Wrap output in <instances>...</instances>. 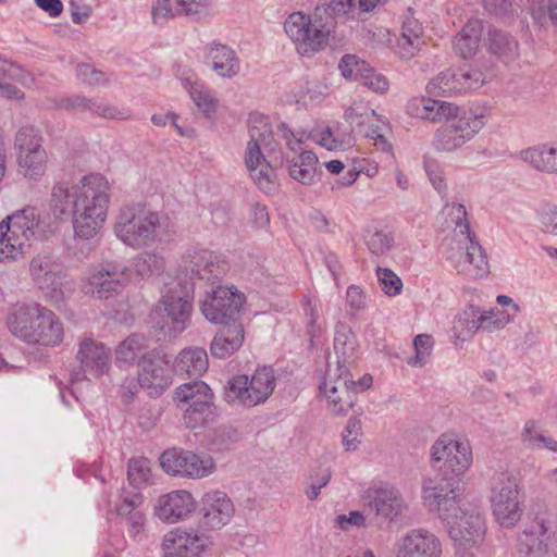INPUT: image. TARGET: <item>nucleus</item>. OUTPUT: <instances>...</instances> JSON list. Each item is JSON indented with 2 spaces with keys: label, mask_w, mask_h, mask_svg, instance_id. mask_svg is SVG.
<instances>
[{
  "label": "nucleus",
  "mask_w": 557,
  "mask_h": 557,
  "mask_svg": "<svg viewBox=\"0 0 557 557\" xmlns=\"http://www.w3.org/2000/svg\"><path fill=\"white\" fill-rule=\"evenodd\" d=\"M244 300V296L233 287L212 286V290L206 292L205 298L200 301V310L209 322L227 324L235 320Z\"/></svg>",
  "instance_id": "nucleus-16"
},
{
  "label": "nucleus",
  "mask_w": 557,
  "mask_h": 557,
  "mask_svg": "<svg viewBox=\"0 0 557 557\" xmlns=\"http://www.w3.org/2000/svg\"><path fill=\"white\" fill-rule=\"evenodd\" d=\"M29 272L46 300L60 308L65 300L62 264L49 255H37L30 261Z\"/></svg>",
  "instance_id": "nucleus-15"
},
{
  "label": "nucleus",
  "mask_w": 557,
  "mask_h": 557,
  "mask_svg": "<svg viewBox=\"0 0 557 557\" xmlns=\"http://www.w3.org/2000/svg\"><path fill=\"white\" fill-rule=\"evenodd\" d=\"M194 283L177 278L165 284L161 298L151 313L153 327L170 337H176L190 324Z\"/></svg>",
  "instance_id": "nucleus-4"
},
{
  "label": "nucleus",
  "mask_w": 557,
  "mask_h": 557,
  "mask_svg": "<svg viewBox=\"0 0 557 557\" xmlns=\"http://www.w3.org/2000/svg\"><path fill=\"white\" fill-rule=\"evenodd\" d=\"M523 444L532 449L546 448L552 451L557 450V442L543 435L534 421H527L521 435Z\"/></svg>",
  "instance_id": "nucleus-45"
},
{
  "label": "nucleus",
  "mask_w": 557,
  "mask_h": 557,
  "mask_svg": "<svg viewBox=\"0 0 557 557\" xmlns=\"http://www.w3.org/2000/svg\"><path fill=\"white\" fill-rule=\"evenodd\" d=\"M530 11L540 26L543 27L548 22L557 25V0H532Z\"/></svg>",
  "instance_id": "nucleus-49"
},
{
  "label": "nucleus",
  "mask_w": 557,
  "mask_h": 557,
  "mask_svg": "<svg viewBox=\"0 0 557 557\" xmlns=\"http://www.w3.org/2000/svg\"><path fill=\"white\" fill-rule=\"evenodd\" d=\"M234 505L224 492L211 491L201 499V524L218 530L227 524L234 515Z\"/></svg>",
  "instance_id": "nucleus-25"
},
{
  "label": "nucleus",
  "mask_w": 557,
  "mask_h": 557,
  "mask_svg": "<svg viewBox=\"0 0 557 557\" xmlns=\"http://www.w3.org/2000/svg\"><path fill=\"white\" fill-rule=\"evenodd\" d=\"M371 384L370 375H363L355 381L349 369L332 368L329 364L319 388L327 399L330 410L335 414H341L351 409L358 393L366 391Z\"/></svg>",
  "instance_id": "nucleus-10"
},
{
  "label": "nucleus",
  "mask_w": 557,
  "mask_h": 557,
  "mask_svg": "<svg viewBox=\"0 0 557 557\" xmlns=\"http://www.w3.org/2000/svg\"><path fill=\"white\" fill-rule=\"evenodd\" d=\"M162 469L172 476L202 479L215 470V462L209 455L196 454L183 448H171L160 457Z\"/></svg>",
  "instance_id": "nucleus-14"
},
{
  "label": "nucleus",
  "mask_w": 557,
  "mask_h": 557,
  "mask_svg": "<svg viewBox=\"0 0 557 557\" xmlns=\"http://www.w3.org/2000/svg\"><path fill=\"white\" fill-rule=\"evenodd\" d=\"M488 115V109L485 107H463L458 112V117L451 119L435 131L434 148L444 152L460 149L485 127Z\"/></svg>",
  "instance_id": "nucleus-8"
},
{
  "label": "nucleus",
  "mask_w": 557,
  "mask_h": 557,
  "mask_svg": "<svg viewBox=\"0 0 557 557\" xmlns=\"http://www.w3.org/2000/svg\"><path fill=\"white\" fill-rule=\"evenodd\" d=\"M369 129L366 132V136L374 140V145L380 147L383 151H388L391 145L388 144L384 133L388 129L387 122L375 114L374 119L368 123Z\"/></svg>",
  "instance_id": "nucleus-61"
},
{
  "label": "nucleus",
  "mask_w": 557,
  "mask_h": 557,
  "mask_svg": "<svg viewBox=\"0 0 557 557\" xmlns=\"http://www.w3.org/2000/svg\"><path fill=\"white\" fill-rule=\"evenodd\" d=\"M249 140L245 151V165L250 172L267 174L273 169L270 157L280 150L268 116L253 112L247 121Z\"/></svg>",
  "instance_id": "nucleus-9"
},
{
  "label": "nucleus",
  "mask_w": 557,
  "mask_h": 557,
  "mask_svg": "<svg viewBox=\"0 0 557 557\" xmlns=\"http://www.w3.org/2000/svg\"><path fill=\"white\" fill-rule=\"evenodd\" d=\"M175 399L178 406L184 408V406L195 404L196 401L213 399V394L205 382L193 381L182 384L175 389Z\"/></svg>",
  "instance_id": "nucleus-43"
},
{
  "label": "nucleus",
  "mask_w": 557,
  "mask_h": 557,
  "mask_svg": "<svg viewBox=\"0 0 557 557\" xmlns=\"http://www.w3.org/2000/svg\"><path fill=\"white\" fill-rule=\"evenodd\" d=\"M487 51L504 64H510L520 57V47L518 40L496 27H490L485 38Z\"/></svg>",
  "instance_id": "nucleus-31"
},
{
  "label": "nucleus",
  "mask_w": 557,
  "mask_h": 557,
  "mask_svg": "<svg viewBox=\"0 0 557 557\" xmlns=\"http://www.w3.org/2000/svg\"><path fill=\"white\" fill-rule=\"evenodd\" d=\"M182 83L198 110L202 112L206 117L213 116L218 110L219 100L213 96L209 87L198 79L191 78H184Z\"/></svg>",
  "instance_id": "nucleus-39"
},
{
  "label": "nucleus",
  "mask_w": 557,
  "mask_h": 557,
  "mask_svg": "<svg viewBox=\"0 0 557 557\" xmlns=\"http://www.w3.org/2000/svg\"><path fill=\"white\" fill-rule=\"evenodd\" d=\"M50 233L36 209L27 208L0 222V261L24 256L30 239H42Z\"/></svg>",
  "instance_id": "nucleus-5"
},
{
  "label": "nucleus",
  "mask_w": 557,
  "mask_h": 557,
  "mask_svg": "<svg viewBox=\"0 0 557 557\" xmlns=\"http://www.w3.org/2000/svg\"><path fill=\"white\" fill-rule=\"evenodd\" d=\"M185 270L190 272V283L206 281L211 286L219 282L227 271L225 261L214 252L201 249L188 251L185 257Z\"/></svg>",
  "instance_id": "nucleus-23"
},
{
  "label": "nucleus",
  "mask_w": 557,
  "mask_h": 557,
  "mask_svg": "<svg viewBox=\"0 0 557 557\" xmlns=\"http://www.w3.org/2000/svg\"><path fill=\"white\" fill-rule=\"evenodd\" d=\"M442 540L424 528L410 529L394 544V557H443Z\"/></svg>",
  "instance_id": "nucleus-19"
},
{
  "label": "nucleus",
  "mask_w": 557,
  "mask_h": 557,
  "mask_svg": "<svg viewBox=\"0 0 557 557\" xmlns=\"http://www.w3.org/2000/svg\"><path fill=\"white\" fill-rule=\"evenodd\" d=\"M346 302L351 311L359 312L368 307V297L358 285H350L346 292Z\"/></svg>",
  "instance_id": "nucleus-63"
},
{
  "label": "nucleus",
  "mask_w": 557,
  "mask_h": 557,
  "mask_svg": "<svg viewBox=\"0 0 557 557\" xmlns=\"http://www.w3.org/2000/svg\"><path fill=\"white\" fill-rule=\"evenodd\" d=\"M203 543L189 529L175 528L165 533L162 541V557H197Z\"/></svg>",
  "instance_id": "nucleus-27"
},
{
  "label": "nucleus",
  "mask_w": 557,
  "mask_h": 557,
  "mask_svg": "<svg viewBox=\"0 0 557 557\" xmlns=\"http://www.w3.org/2000/svg\"><path fill=\"white\" fill-rule=\"evenodd\" d=\"M462 108L454 102L424 96L411 98L406 106V110L411 116L434 124H445L451 119L458 117V112Z\"/></svg>",
  "instance_id": "nucleus-24"
},
{
  "label": "nucleus",
  "mask_w": 557,
  "mask_h": 557,
  "mask_svg": "<svg viewBox=\"0 0 557 557\" xmlns=\"http://www.w3.org/2000/svg\"><path fill=\"white\" fill-rule=\"evenodd\" d=\"M195 508L196 502L193 495L185 490H177L157 499L154 513L164 522L175 523L188 517Z\"/></svg>",
  "instance_id": "nucleus-26"
},
{
  "label": "nucleus",
  "mask_w": 557,
  "mask_h": 557,
  "mask_svg": "<svg viewBox=\"0 0 557 557\" xmlns=\"http://www.w3.org/2000/svg\"><path fill=\"white\" fill-rule=\"evenodd\" d=\"M434 344L435 342L432 335L418 334L413 338L414 356L408 358L407 363L412 368L424 367L431 359Z\"/></svg>",
  "instance_id": "nucleus-47"
},
{
  "label": "nucleus",
  "mask_w": 557,
  "mask_h": 557,
  "mask_svg": "<svg viewBox=\"0 0 557 557\" xmlns=\"http://www.w3.org/2000/svg\"><path fill=\"white\" fill-rule=\"evenodd\" d=\"M36 330L26 344L45 347L60 345L64 337V329L61 320L51 310L42 306Z\"/></svg>",
  "instance_id": "nucleus-29"
},
{
  "label": "nucleus",
  "mask_w": 557,
  "mask_h": 557,
  "mask_svg": "<svg viewBox=\"0 0 557 557\" xmlns=\"http://www.w3.org/2000/svg\"><path fill=\"white\" fill-rule=\"evenodd\" d=\"M77 359L81 369L72 374V382L89 379L88 376L99 377L108 373L111 364L110 350L92 338H85L79 343Z\"/></svg>",
  "instance_id": "nucleus-21"
},
{
  "label": "nucleus",
  "mask_w": 557,
  "mask_h": 557,
  "mask_svg": "<svg viewBox=\"0 0 557 557\" xmlns=\"http://www.w3.org/2000/svg\"><path fill=\"white\" fill-rule=\"evenodd\" d=\"M541 227L544 232L557 235V206H546L539 211Z\"/></svg>",
  "instance_id": "nucleus-64"
},
{
  "label": "nucleus",
  "mask_w": 557,
  "mask_h": 557,
  "mask_svg": "<svg viewBox=\"0 0 557 557\" xmlns=\"http://www.w3.org/2000/svg\"><path fill=\"white\" fill-rule=\"evenodd\" d=\"M17 163L21 170L26 172H39L44 170L47 161L45 150H33L16 153Z\"/></svg>",
  "instance_id": "nucleus-58"
},
{
  "label": "nucleus",
  "mask_w": 557,
  "mask_h": 557,
  "mask_svg": "<svg viewBox=\"0 0 557 557\" xmlns=\"http://www.w3.org/2000/svg\"><path fill=\"white\" fill-rule=\"evenodd\" d=\"M362 238L368 250L376 257L388 255L395 246L393 230L381 223L368 224L363 230Z\"/></svg>",
  "instance_id": "nucleus-36"
},
{
  "label": "nucleus",
  "mask_w": 557,
  "mask_h": 557,
  "mask_svg": "<svg viewBox=\"0 0 557 557\" xmlns=\"http://www.w3.org/2000/svg\"><path fill=\"white\" fill-rule=\"evenodd\" d=\"M483 33V22L479 18H470L454 40V49L461 58L473 55L479 49Z\"/></svg>",
  "instance_id": "nucleus-38"
},
{
  "label": "nucleus",
  "mask_w": 557,
  "mask_h": 557,
  "mask_svg": "<svg viewBox=\"0 0 557 557\" xmlns=\"http://www.w3.org/2000/svg\"><path fill=\"white\" fill-rule=\"evenodd\" d=\"M377 282L383 293L389 297L399 295L403 290L401 278L391 269L381 268L376 269Z\"/></svg>",
  "instance_id": "nucleus-54"
},
{
  "label": "nucleus",
  "mask_w": 557,
  "mask_h": 557,
  "mask_svg": "<svg viewBox=\"0 0 557 557\" xmlns=\"http://www.w3.org/2000/svg\"><path fill=\"white\" fill-rule=\"evenodd\" d=\"M90 107L89 112H92L103 119L125 120L128 117L125 109H120L112 103L99 101L98 99H91Z\"/></svg>",
  "instance_id": "nucleus-62"
},
{
  "label": "nucleus",
  "mask_w": 557,
  "mask_h": 557,
  "mask_svg": "<svg viewBox=\"0 0 557 557\" xmlns=\"http://www.w3.org/2000/svg\"><path fill=\"white\" fill-rule=\"evenodd\" d=\"M163 265V258L156 252H141L133 262L135 272L143 277L158 274Z\"/></svg>",
  "instance_id": "nucleus-50"
},
{
  "label": "nucleus",
  "mask_w": 557,
  "mask_h": 557,
  "mask_svg": "<svg viewBox=\"0 0 557 557\" xmlns=\"http://www.w3.org/2000/svg\"><path fill=\"white\" fill-rule=\"evenodd\" d=\"M549 550L557 556L556 515H549L546 519L536 521L518 539L520 557H544Z\"/></svg>",
  "instance_id": "nucleus-18"
},
{
  "label": "nucleus",
  "mask_w": 557,
  "mask_h": 557,
  "mask_svg": "<svg viewBox=\"0 0 557 557\" xmlns=\"http://www.w3.org/2000/svg\"><path fill=\"white\" fill-rule=\"evenodd\" d=\"M147 341L144 336L134 334L124 339L115 350L117 364H131L137 357L146 355Z\"/></svg>",
  "instance_id": "nucleus-44"
},
{
  "label": "nucleus",
  "mask_w": 557,
  "mask_h": 557,
  "mask_svg": "<svg viewBox=\"0 0 557 557\" xmlns=\"http://www.w3.org/2000/svg\"><path fill=\"white\" fill-rule=\"evenodd\" d=\"M128 281L129 274L125 264L117 261H107L83 281L82 289L85 294L99 299H107L119 294Z\"/></svg>",
  "instance_id": "nucleus-17"
},
{
  "label": "nucleus",
  "mask_w": 557,
  "mask_h": 557,
  "mask_svg": "<svg viewBox=\"0 0 557 557\" xmlns=\"http://www.w3.org/2000/svg\"><path fill=\"white\" fill-rule=\"evenodd\" d=\"M422 488L425 505L438 513L455 546L473 547L483 540L485 522L480 508L461 496L455 482L425 479Z\"/></svg>",
  "instance_id": "nucleus-2"
},
{
  "label": "nucleus",
  "mask_w": 557,
  "mask_h": 557,
  "mask_svg": "<svg viewBox=\"0 0 557 557\" xmlns=\"http://www.w3.org/2000/svg\"><path fill=\"white\" fill-rule=\"evenodd\" d=\"M284 29L296 50L306 55L317 53L327 45L333 25L323 22L317 10L313 16L304 12L289 14L284 23Z\"/></svg>",
  "instance_id": "nucleus-12"
},
{
  "label": "nucleus",
  "mask_w": 557,
  "mask_h": 557,
  "mask_svg": "<svg viewBox=\"0 0 557 557\" xmlns=\"http://www.w3.org/2000/svg\"><path fill=\"white\" fill-rule=\"evenodd\" d=\"M458 81L462 85V91L476 89L486 82V73L478 66L457 70Z\"/></svg>",
  "instance_id": "nucleus-59"
},
{
  "label": "nucleus",
  "mask_w": 557,
  "mask_h": 557,
  "mask_svg": "<svg viewBox=\"0 0 557 557\" xmlns=\"http://www.w3.org/2000/svg\"><path fill=\"white\" fill-rule=\"evenodd\" d=\"M425 90L433 97L453 96L462 92L457 70L446 69L440 72L429 81Z\"/></svg>",
  "instance_id": "nucleus-40"
},
{
  "label": "nucleus",
  "mask_w": 557,
  "mask_h": 557,
  "mask_svg": "<svg viewBox=\"0 0 557 557\" xmlns=\"http://www.w3.org/2000/svg\"><path fill=\"white\" fill-rule=\"evenodd\" d=\"M42 137L40 132L34 126L27 125L21 127L14 140L16 153L25 151L45 150L42 148Z\"/></svg>",
  "instance_id": "nucleus-48"
},
{
  "label": "nucleus",
  "mask_w": 557,
  "mask_h": 557,
  "mask_svg": "<svg viewBox=\"0 0 557 557\" xmlns=\"http://www.w3.org/2000/svg\"><path fill=\"white\" fill-rule=\"evenodd\" d=\"M322 165L317 154L310 150H300V153L293 158L290 165V174H315L321 172Z\"/></svg>",
  "instance_id": "nucleus-53"
},
{
  "label": "nucleus",
  "mask_w": 557,
  "mask_h": 557,
  "mask_svg": "<svg viewBox=\"0 0 557 557\" xmlns=\"http://www.w3.org/2000/svg\"><path fill=\"white\" fill-rule=\"evenodd\" d=\"M168 218L136 203L123 205L115 218L114 234L125 245L139 248L154 242Z\"/></svg>",
  "instance_id": "nucleus-6"
},
{
  "label": "nucleus",
  "mask_w": 557,
  "mask_h": 557,
  "mask_svg": "<svg viewBox=\"0 0 557 557\" xmlns=\"http://www.w3.org/2000/svg\"><path fill=\"white\" fill-rule=\"evenodd\" d=\"M345 120L356 127H363L375 117V111L363 102H355L345 111Z\"/></svg>",
  "instance_id": "nucleus-56"
},
{
  "label": "nucleus",
  "mask_w": 557,
  "mask_h": 557,
  "mask_svg": "<svg viewBox=\"0 0 557 557\" xmlns=\"http://www.w3.org/2000/svg\"><path fill=\"white\" fill-rule=\"evenodd\" d=\"M431 461L441 475L432 480L443 484L455 482L460 488V478L472 463L471 447L454 434H443L431 447Z\"/></svg>",
  "instance_id": "nucleus-7"
},
{
  "label": "nucleus",
  "mask_w": 557,
  "mask_h": 557,
  "mask_svg": "<svg viewBox=\"0 0 557 557\" xmlns=\"http://www.w3.org/2000/svg\"><path fill=\"white\" fill-rule=\"evenodd\" d=\"M479 321V307L468 306L453 321L454 337L462 342L470 339L480 330Z\"/></svg>",
  "instance_id": "nucleus-41"
},
{
  "label": "nucleus",
  "mask_w": 557,
  "mask_h": 557,
  "mask_svg": "<svg viewBox=\"0 0 557 557\" xmlns=\"http://www.w3.org/2000/svg\"><path fill=\"white\" fill-rule=\"evenodd\" d=\"M42 306L39 304H16L7 315V326L17 339L26 343L36 330Z\"/></svg>",
  "instance_id": "nucleus-28"
},
{
  "label": "nucleus",
  "mask_w": 557,
  "mask_h": 557,
  "mask_svg": "<svg viewBox=\"0 0 557 557\" xmlns=\"http://www.w3.org/2000/svg\"><path fill=\"white\" fill-rule=\"evenodd\" d=\"M127 478L132 485L140 487L151 479V466L145 457L133 458L128 461Z\"/></svg>",
  "instance_id": "nucleus-51"
},
{
  "label": "nucleus",
  "mask_w": 557,
  "mask_h": 557,
  "mask_svg": "<svg viewBox=\"0 0 557 557\" xmlns=\"http://www.w3.org/2000/svg\"><path fill=\"white\" fill-rule=\"evenodd\" d=\"M370 65L364 60L359 59L355 54H345L339 63L338 69L345 78L358 82L370 71Z\"/></svg>",
  "instance_id": "nucleus-52"
},
{
  "label": "nucleus",
  "mask_w": 557,
  "mask_h": 557,
  "mask_svg": "<svg viewBox=\"0 0 557 557\" xmlns=\"http://www.w3.org/2000/svg\"><path fill=\"white\" fill-rule=\"evenodd\" d=\"M424 30L413 16H407L401 25L396 53L404 60L412 59L424 46Z\"/></svg>",
  "instance_id": "nucleus-33"
},
{
  "label": "nucleus",
  "mask_w": 557,
  "mask_h": 557,
  "mask_svg": "<svg viewBox=\"0 0 557 557\" xmlns=\"http://www.w3.org/2000/svg\"><path fill=\"white\" fill-rule=\"evenodd\" d=\"M308 138L331 151L345 149L344 141L335 138L329 126L311 129L308 134Z\"/></svg>",
  "instance_id": "nucleus-57"
},
{
  "label": "nucleus",
  "mask_w": 557,
  "mask_h": 557,
  "mask_svg": "<svg viewBox=\"0 0 557 557\" xmlns=\"http://www.w3.org/2000/svg\"><path fill=\"white\" fill-rule=\"evenodd\" d=\"M362 436L361 421L358 418H350L343 431V445L347 451H354L358 448Z\"/></svg>",
  "instance_id": "nucleus-60"
},
{
  "label": "nucleus",
  "mask_w": 557,
  "mask_h": 557,
  "mask_svg": "<svg viewBox=\"0 0 557 557\" xmlns=\"http://www.w3.org/2000/svg\"><path fill=\"white\" fill-rule=\"evenodd\" d=\"M50 103L55 109L64 110L72 113L86 112L89 111V108H91V98L75 95L71 97L51 99Z\"/></svg>",
  "instance_id": "nucleus-55"
},
{
  "label": "nucleus",
  "mask_w": 557,
  "mask_h": 557,
  "mask_svg": "<svg viewBox=\"0 0 557 557\" xmlns=\"http://www.w3.org/2000/svg\"><path fill=\"white\" fill-rule=\"evenodd\" d=\"M207 351L200 347L183 349L176 357L173 369L178 375L201 376L208 369Z\"/></svg>",
  "instance_id": "nucleus-37"
},
{
  "label": "nucleus",
  "mask_w": 557,
  "mask_h": 557,
  "mask_svg": "<svg viewBox=\"0 0 557 557\" xmlns=\"http://www.w3.org/2000/svg\"><path fill=\"white\" fill-rule=\"evenodd\" d=\"M518 157L535 171L557 174V141L529 147L521 150Z\"/></svg>",
  "instance_id": "nucleus-32"
},
{
  "label": "nucleus",
  "mask_w": 557,
  "mask_h": 557,
  "mask_svg": "<svg viewBox=\"0 0 557 557\" xmlns=\"http://www.w3.org/2000/svg\"><path fill=\"white\" fill-rule=\"evenodd\" d=\"M276 387V375L272 367L256 369L251 376L236 375L225 387L224 398L230 404L255 407L265 403Z\"/></svg>",
  "instance_id": "nucleus-13"
},
{
  "label": "nucleus",
  "mask_w": 557,
  "mask_h": 557,
  "mask_svg": "<svg viewBox=\"0 0 557 557\" xmlns=\"http://www.w3.org/2000/svg\"><path fill=\"white\" fill-rule=\"evenodd\" d=\"M362 497L369 509L385 522H395L407 509L400 492L388 484L371 486Z\"/></svg>",
  "instance_id": "nucleus-20"
},
{
  "label": "nucleus",
  "mask_w": 557,
  "mask_h": 557,
  "mask_svg": "<svg viewBox=\"0 0 557 557\" xmlns=\"http://www.w3.org/2000/svg\"><path fill=\"white\" fill-rule=\"evenodd\" d=\"M334 351L337 358L335 368L349 369L358 359V341L351 327L343 322L335 326Z\"/></svg>",
  "instance_id": "nucleus-34"
},
{
  "label": "nucleus",
  "mask_w": 557,
  "mask_h": 557,
  "mask_svg": "<svg viewBox=\"0 0 557 557\" xmlns=\"http://www.w3.org/2000/svg\"><path fill=\"white\" fill-rule=\"evenodd\" d=\"M451 236L443 244L446 259L459 274L470 278H483L490 273L487 256L470 232L468 213L463 205L446 203L443 208Z\"/></svg>",
  "instance_id": "nucleus-3"
},
{
  "label": "nucleus",
  "mask_w": 557,
  "mask_h": 557,
  "mask_svg": "<svg viewBox=\"0 0 557 557\" xmlns=\"http://www.w3.org/2000/svg\"><path fill=\"white\" fill-rule=\"evenodd\" d=\"M479 319L480 330L492 333L503 330L512 321L513 317L507 310L493 308L482 311L479 308Z\"/></svg>",
  "instance_id": "nucleus-46"
},
{
  "label": "nucleus",
  "mask_w": 557,
  "mask_h": 557,
  "mask_svg": "<svg viewBox=\"0 0 557 557\" xmlns=\"http://www.w3.org/2000/svg\"><path fill=\"white\" fill-rule=\"evenodd\" d=\"M521 484L510 471L495 472L491 479V504L493 515L500 525L513 527L522 516Z\"/></svg>",
  "instance_id": "nucleus-11"
},
{
  "label": "nucleus",
  "mask_w": 557,
  "mask_h": 557,
  "mask_svg": "<svg viewBox=\"0 0 557 557\" xmlns=\"http://www.w3.org/2000/svg\"><path fill=\"white\" fill-rule=\"evenodd\" d=\"M168 361L154 351H150L138 361V385L150 396H160L170 385L171 375Z\"/></svg>",
  "instance_id": "nucleus-22"
},
{
  "label": "nucleus",
  "mask_w": 557,
  "mask_h": 557,
  "mask_svg": "<svg viewBox=\"0 0 557 557\" xmlns=\"http://www.w3.org/2000/svg\"><path fill=\"white\" fill-rule=\"evenodd\" d=\"M206 59L212 71L220 77L233 78L240 72V60L235 50L220 42L207 47Z\"/></svg>",
  "instance_id": "nucleus-30"
},
{
  "label": "nucleus",
  "mask_w": 557,
  "mask_h": 557,
  "mask_svg": "<svg viewBox=\"0 0 557 557\" xmlns=\"http://www.w3.org/2000/svg\"><path fill=\"white\" fill-rule=\"evenodd\" d=\"M244 343V327L242 323H227L214 336L211 343V354L218 358H226L238 350Z\"/></svg>",
  "instance_id": "nucleus-35"
},
{
  "label": "nucleus",
  "mask_w": 557,
  "mask_h": 557,
  "mask_svg": "<svg viewBox=\"0 0 557 557\" xmlns=\"http://www.w3.org/2000/svg\"><path fill=\"white\" fill-rule=\"evenodd\" d=\"M184 423L189 429H197L214 420V406L212 399L196 401L186 405L183 416Z\"/></svg>",
  "instance_id": "nucleus-42"
},
{
  "label": "nucleus",
  "mask_w": 557,
  "mask_h": 557,
  "mask_svg": "<svg viewBox=\"0 0 557 557\" xmlns=\"http://www.w3.org/2000/svg\"><path fill=\"white\" fill-rule=\"evenodd\" d=\"M110 202V184L106 176H82L75 185L62 182L51 194L55 215L67 212L72 205L73 228L76 238L90 240L101 231Z\"/></svg>",
  "instance_id": "nucleus-1"
}]
</instances>
